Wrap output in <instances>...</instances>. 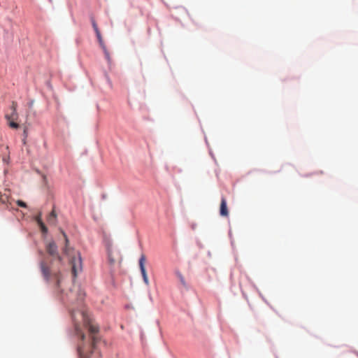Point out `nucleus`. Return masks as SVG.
<instances>
[{
	"label": "nucleus",
	"mask_w": 358,
	"mask_h": 358,
	"mask_svg": "<svg viewBox=\"0 0 358 358\" xmlns=\"http://www.w3.org/2000/svg\"><path fill=\"white\" fill-rule=\"evenodd\" d=\"M72 319L74 322L75 332L79 337L78 343V353L80 358H94L99 357V352H96V343L99 338V327L90 317L87 313L80 311L79 316L83 323V327L87 329L90 336L87 338L84 334L81 326L77 322L76 315L73 310H71Z\"/></svg>",
	"instance_id": "obj_1"
},
{
	"label": "nucleus",
	"mask_w": 358,
	"mask_h": 358,
	"mask_svg": "<svg viewBox=\"0 0 358 358\" xmlns=\"http://www.w3.org/2000/svg\"><path fill=\"white\" fill-rule=\"evenodd\" d=\"M64 238L65 247L63 252L69 257V263L71 265L72 274L73 278H76L78 273L82 270V259L80 253L69 246V239L66 233L61 230Z\"/></svg>",
	"instance_id": "obj_2"
},
{
	"label": "nucleus",
	"mask_w": 358,
	"mask_h": 358,
	"mask_svg": "<svg viewBox=\"0 0 358 358\" xmlns=\"http://www.w3.org/2000/svg\"><path fill=\"white\" fill-rule=\"evenodd\" d=\"M41 271L44 279L49 282H54L58 288L61 286L62 275L59 272L52 273L44 261L40 263Z\"/></svg>",
	"instance_id": "obj_3"
},
{
	"label": "nucleus",
	"mask_w": 358,
	"mask_h": 358,
	"mask_svg": "<svg viewBox=\"0 0 358 358\" xmlns=\"http://www.w3.org/2000/svg\"><path fill=\"white\" fill-rule=\"evenodd\" d=\"M108 264L110 266V273H113L115 266L120 265L122 257L120 254L117 250L109 249L108 251Z\"/></svg>",
	"instance_id": "obj_4"
},
{
	"label": "nucleus",
	"mask_w": 358,
	"mask_h": 358,
	"mask_svg": "<svg viewBox=\"0 0 358 358\" xmlns=\"http://www.w3.org/2000/svg\"><path fill=\"white\" fill-rule=\"evenodd\" d=\"M12 110L13 112L10 115H6V117L9 121V125L10 127L17 129L19 127V124L14 122V120L17 118V114L16 112L17 103L15 102L12 103Z\"/></svg>",
	"instance_id": "obj_5"
},
{
	"label": "nucleus",
	"mask_w": 358,
	"mask_h": 358,
	"mask_svg": "<svg viewBox=\"0 0 358 358\" xmlns=\"http://www.w3.org/2000/svg\"><path fill=\"white\" fill-rule=\"evenodd\" d=\"M145 260H146L145 256L144 255H141L140 259H139V267L141 269V275H142V277L143 279V282H145V284L147 286H148L150 282H149L147 272H146L145 267Z\"/></svg>",
	"instance_id": "obj_6"
},
{
	"label": "nucleus",
	"mask_w": 358,
	"mask_h": 358,
	"mask_svg": "<svg viewBox=\"0 0 358 358\" xmlns=\"http://www.w3.org/2000/svg\"><path fill=\"white\" fill-rule=\"evenodd\" d=\"M46 250L50 255L56 257L60 262L62 261V257L58 255L57 246L54 241H51L47 245Z\"/></svg>",
	"instance_id": "obj_7"
},
{
	"label": "nucleus",
	"mask_w": 358,
	"mask_h": 358,
	"mask_svg": "<svg viewBox=\"0 0 358 358\" xmlns=\"http://www.w3.org/2000/svg\"><path fill=\"white\" fill-rule=\"evenodd\" d=\"M220 214L222 217H228L229 211L227 205V200L224 197H222L220 208Z\"/></svg>",
	"instance_id": "obj_8"
},
{
	"label": "nucleus",
	"mask_w": 358,
	"mask_h": 358,
	"mask_svg": "<svg viewBox=\"0 0 358 358\" xmlns=\"http://www.w3.org/2000/svg\"><path fill=\"white\" fill-rule=\"evenodd\" d=\"M49 224L55 225L57 223V214L55 210L53 209L51 213L48 215L47 218Z\"/></svg>",
	"instance_id": "obj_9"
},
{
	"label": "nucleus",
	"mask_w": 358,
	"mask_h": 358,
	"mask_svg": "<svg viewBox=\"0 0 358 358\" xmlns=\"http://www.w3.org/2000/svg\"><path fill=\"white\" fill-rule=\"evenodd\" d=\"M97 39L99 41V45L103 50H105L106 45L103 43V38L101 37V33L96 34Z\"/></svg>",
	"instance_id": "obj_10"
},
{
	"label": "nucleus",
	"mask_w": 358,
	"mask_h": 358,
	"mask_svg": "<svg viewBox=\"0 0 358 358\" xmlns=\"http://www.w3.org/2000/svg\"><path fill=\"white\" fill-rule=\"evenodd\" d=\"M92 27L94 28V30L95 33L96 34L100 33V31H99V28L97 27V24H96V22L94 20H92Z\"/></svg>",
	"instance_id": "obj_11"
},
{
	"label": "nucleus",
	"mask_w": 358,
	"mask_h": 358,
	"mask_svg": "<svg viewBox=\"0 0 358 358\" xmlns=\"http://www.w3.org/2000/svg\"><path fill=\"white\" fill-rule=\"evenodd\" d=\"M41 216H42L41 213H39L35 218V220L38 225L41 224V223H43V222L42 221Z\"/></svg>",
	"instance_id": "obj_12"
},
{
	"label": "nucleus",
	"mask_w": 358,
	"mask_h": 358,
	"mask_svg": "<svg viewBox=\"0 0 358 358\" xmlns=\"http://www.w3.org/2000/svg\"><path fill=\"white\" fill-rule=\"evenodd\" d=\"M103 52H104V55H105V57L106 58V59L108 60V62H110V54L107 50L106 48H105V50H103Z\"/></svg>",
	"instance_id": "obj_13"
},
{
	"label": "nucleus",
	"mask_w": 358,
	"mask_h": 358,
	"mask_svg": "<svg viewBox=\"0 0 358 358\" xmlns=\"http://www.w3.org/2000/svg\"><path fill=\"white\" fill-rule=\"evenodd\" d=\"M39 227H41V229L43 233H47L48 229L44 223H41V224H40Z\"/></svg>",
	"instance_id": "obj_14"
},
{
	"label": "nucleus",
	"mask_w": 358,
	"mask_h": 358,
	"mask_svg": "<svg viewBox=\"0 0 358 358\" xmlns=\"http://www.w3.org/2000/svg\"><path fill=\"white\" fill-rule=\"evenodd\" d=\"M17 206H19L20 207H22V208H26L27 207V204L24 201H20V200H18L17 201Z\"/></svg>",
	"instance_id": "obj_15"
},
{
	"label": "nucleus",
	"mask_w": 358,
	"mask_h": 358,
	"mask_svg": "<svg viewBox=\"0 0 358 358\" xmlns=\"http://www.w3.org/2000/svg\"><path fill=\"white\" fill-rule=\"evenodd\" d=\"M178 276L180 280V282L183 285H185V278L184 277L182 276V275L181 273H178Z\"/></svg>",
	"instance_id": "obj_16"
},
{
	"label": "nucleus",
	"mask_w": 358,
	"mask_h": 358,
	"mask_svg": "<svg viewBox=\"0 0 358 358\" xmlns=\"http://www.w3.org/2000/svg\"><path fill=\"white\" fill-rule=\"evenodd\" d=\"M66 297L68 298V299H71V297L70 296H69V294H66Z\"/></svg>",
	"instance_id": "obj_17"
}]
</instances>
